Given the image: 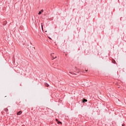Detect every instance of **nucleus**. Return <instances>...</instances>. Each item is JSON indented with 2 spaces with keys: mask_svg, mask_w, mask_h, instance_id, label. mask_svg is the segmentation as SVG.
Returning a JSON list of instances; mask_svg holds the SVG:
<instances>
[{
  "mask_svg": "<svg viewBox=\"0 0 126 126\" xmlns=\"http://www.w3.org/2000/svg\"><path fill=\"white\" fill-rule=\"evenodd\" d=\"M21 114H22V111H20L19 112H18V113H17V115L18 116H19L20 115H21Z\"/></svg>",
  "mask_w": 126,
  "mask_h": 126,
  "instance_id": "nucleus-1",
  "label": "nucleus"
},
{
  "mask_svg": "<svg viewBox=\"0 0 126 126\" xmlns=\"http://www.w3.org/2000/svg\"><path fill=\"white\" fill-rule=\"evenodd\" d=\"M54 53H52L51 54V57H52V58H53V60H54V59H57V57L56 56L55 57H54Z\"/></svg>",
  "mask_w": 126,
  "mask_h": 126,
  "instance_id": "nucleus-2",
  "label": "nucleus"
},
{
  "mask_svg": "<svg viewBox=\"0 0 126 126\" xmlns=\"http://www.w3.org/2000/svg\"><path fill=\"white\" fill-rule=\"evenodd\" d=\"M85 102H87V99H83V103H85Z\"/></svg>",
  "mask_w": 126,
  "mask_h": 126,
  "instance_id": "nucleus-3",
  "label": "nucleus"
},
{
  "mask_svg": "<svg viewBox=\"0 0 126 126\" xmlns=\"http://www.w3.org/2000/svg\"><path fill=\"white\" fill-rule=\"evenodd\" d=\"M113 63H116V61L115 60L112 61Z\"/></svg>",
  "mask_w": 126,
  "mask_h": 126,
  "instance_id": "nucleus-4",
  "label": "nucleus"
},
{
  "mask_svg": "<svg viewBox=\"0 0 126 126\" xmlns=\"http://www.w3.org/2000/svg\"><path fill=\"white\" fill-rule=\"evenodd\" d=\"M45 86H46V87H49V84H45Z\"/></svg>",
  "mask_w": 126,
  "mask_h": 126,
  "instance_id": "nucleus-5",
  "label": "nucleus"
},
{
  "mask_svg": "<svg viewBox=\"0 0 126 126\" xmlns=\"http://www.w3.org/2000/svg\"><path fill=\"white\" fill-rule=\"evenodd\" d=\"M57 123L58 124V125H60V124H62V122L58 121Z\"/></svg>",
  "mask_w": 126,
  "mask_h": 126,
  "instance_id": "nucleus-6",
  "label": "nucleus"
},
{
  "mask_svg": "<svg viewBox=\"0 0 126 126\" xmlns=\"http://www.w3.org/2000/svg\"><path fill=\"white\" fill-rule=\"evenodd\" d=\"M41 28H42V30H43V23H41Z\"/></svg>",
  "mask_w": 126,
  "mask_h": 126,
  "instance_id": "nucleus-7",
  "label": "nucleus"
},
{
  "mask_svg": "<svg viewBox=\"0 0 126 126\" xmlns=\"http://www.w3.org/2000/svg\"><path fill=\"white\" fill-rule=\"evenodd\" d=\"M41 11H39L38 13L39 15H40V14H41Z\"/></svg>",
  "mask_w": 126,
  "mask_h": 126,
  "instance_id": "nucleus-8",
  "label": "nucleus"
},
{
  "mask_svg": "<svg viewBox=\"0 0 126 126\" xmlns=\"http://www.w3.org/2000/svg\"><path fill=\"white\" fill-rule=\"evenodd\" d=\"M56 122H59V121L58 120V119H56Z\"/></svg>",
  "mask_w": 126,
  "mask_h": 126,
  "instance_id": "nucleus-9",
  "label": "nucleus"
},
{
  "mask_svg": "<svg viewBox=\"0 0 126 126\" xmlns=\"http://www.w3.org/2000/svg\"><path fill=\"white\" fill-rule=\"evenodd\" d=\"M42 12H43V10H41Z\"/></svg>",
  "mask_w": 126,
  "mask_h": 126,
  "instance_id": "nucleus-10",
  "label": "nucleus"
}]
</instances>
